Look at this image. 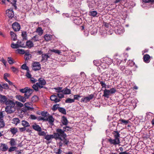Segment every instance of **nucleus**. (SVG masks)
I'll return each instance as SVG.
<instances>
[{
    "instance_id": "obj_1",
    "label": "nucleus",
    "mask_w": 154,
    "mask_h": 154,
    "mask_svg": "<svg viewBox=\"0 0 154 154\" xmlns=\"http://www.w3.org/2000/svg\"><path fill=\"white\" fill-rule=\"evenodd\" d=\"M7 106L5 108V111L8 113H11L14 112L15 110V103L11 100H8L7 102Z\"/></svg>"
},
{
    "instance_id": "obj_2",
    "label": "nucleus",
    "mask_w": 154,
    "mask_h": 154,
    "mask_svg": "<svg viewBox=\"0 0 154 154\" xmlns=\"http://www.w3.org/2000/svg\"><path fill=\"white\" fill-rule=\"evenodd\" d=\"M56 132L54 133L55 139H59L61 140H62V137L64 139L66 137V135L64 133L63 130L61 129H57Z\"/></svg>"
},
{
    "instance_id": "obj_3",
    "label": "nucleus",
    "mask_w": 154,
    "mask_h": 154,
    "mask_svg": "<svg viewBox=\"0 0 154 154\" xmlns=\"http://www.w3.org/2000/svg\"><path fill=\"white\" fill-rule=\"evenodd\" d=\"M108 140L111 145L116 146L119 144L120 143V139H117L115 138L114 139H112L110 138L108 139Z\"/></svg>"
},
{
    "instance_id": "obj_4",
    "label": "nucleus",
    "mask_w": 154,
    "mask_h": 154,
    "mask_svg": "<svg viewBox=\"0 0 154 154\" xmlns=\"http://www.w3.org/2000/svg\"><path fill=\"white\" fill-rule=\"evenodd\" d=\"M38 82L36 83V85L40 88H42L43 86L45 85L46 82L45 80L42 78H39L38 79Z\"/></svg>"
},
{
    "instance_id": "obj_5",
    "label": "nucleus",
    "mask_w": 154,
    "mask_h": 154,
    "mask_svg": "<svg viewBox=\"0 0 154 154\" xmlns=\"http://www.w3.org/2000/svg\"><path fill=\"white\" fill-rule=\"evenodd\" d=\"M41 66L39 62H35L32 63V68L34 71L40 70L41 68Z\"/></svg>"
},
{
    "instance_id": "obj_6",
    "label": "nucleus",
    "mask_w": 154,
    "mask_h": 154,
    "mask_svg": "<svg viewBox=\"0 0 154 154\" xmlns=\"http://www.w3.org/2000/svg\"><path fill=\"white\" fill-rule=\"evenodd\" d=\"M6 14L7 16L11 18L14 15L13 10L11 8L8 9L6 11Z\"/></svg>"
},
{
    "instance_id": "obj_7",
    "label": "nucleus",
    "mask_w": 154,
    "mask_h": 154,
    "mask_svg": "<svg viewBox=\"0 0 154 154\" xmlns=\"http://www.w3.org/2000/svg\"><path fill=\"white\" fill-rule=\"evenodd\" d=\"M12 28L15 31H18L20 29V24L17 22L14 23L12 25Z\"/></svg>"
},
{
    "instance_id": "obj_8",
    "label": "nucleus",
    "mask_w": 154,
    "mask_h": 154,
    "mask_svg": "<svg viewBox=\"0 0 154 154\" xmlns=\"http://www.w3.org/2000/svg\"><path fill=\"white\" fill-rule=\"evenodd\" d=\"M33 91H34L33 90L28 87V89L26 91L25 94H24V96L26 98V99H28L31 95Z\"/></svg>"
},
{
    "instance_id": "obj_9",
    "label": "nucleus",
    "mask_w": 154,
    "mask_h": 154,
    "mask_svg": "<svg viewBox=\"0 0 154 154\" xmlns=\"http://www.w3.org/2000/svg\"><path fill=\"white\" fill-rule=\"evenodd\" d=\"M8 98L6 96L0 94V103H5L6 105V103L8 101Z\"/></svg>"
},
{
    "instance_id": "obj_10",
    "label": "nucleus",
    "mask_w": 154,
    "mask_h": 154,
    "mask_svg": "<svg viewBox=\"0 0 154 154\" xmlns=\"http://www.w3.org/2000/svg\"><path fill=\"white\" fill-rule=\"evenodd\" d=\"M115 32L117 34H121L124 32V29L122 27H118L115 30Z\"/></svg>"
},
{
    "instance_id": "obj_11",
    "label": "nucleus",
    "mask_w": 154,
    "mask_h": 154,
    "mask_svg": "<svg viewBox=\"0 0 154 154\" xmlns=\"http://www.w3.org/2000/svg\"><path fill=\"white\" fill-rule=\"evenodd\" d=\"M50 99L55 103L60 102V99H58L57 96L55 95H52L50 97Z\"/></svg>"
},
{
    "instance_id": "obj_12",
    "label": "nucleus",
    "mask_w": 154,
    "mask_h": 154,
    "mask_svg": "<svg viewBox=\"0 0 154 154\" xmlns=\"http://www.w3.org/2000/svg\"><path fill=\"white\" fill-rule=\"evenodd\" d=\"M143 58V61L145 63H148L150 62V56L149 54H146L144 55Z\"/></svg>"
},
{
    "instance_id": "obj_13",
    "label": "nucleus",
    "mask_w": 154,
    "mask_h": 154,
    "mask_svg": "<svg viewBox=\"0 0 154 154\" xmlns=\"http://www.w3.org/2000/svg\"><path fill=\"white\" fill-rule=\"evenodd\" d=\"M16 99L19 101L23 102H25L26 101V98L24 96L23 97L20 95H17L16 96Z\"/></svg>"
},
{
    "instance_id": "obj_14",
    "label": "nucleus",
    "mask_w": 154,
    "mask_h": 154,
    "mask_svg": "<svg viewBox=\"0 0 154 154\" xmlns=\"http://www.w3.org/2000/svg\"><path fill=\"white\" fill-rule=\"evenodd\" d=\"M61 121L62 124L64 125H66L68 123V121L66 117L64 116H62Z\"/></svg>"
},
{
    "instance_id": "obj_15",
    "label": "nucleus",
    "mask_w": 154,
    "mask_h": 154,
    "mask_svg": "<svg viewBox=\"0 0 154 154\" xmlns=\"http://www.w3.org/2000/svg\"><path fill=\"white\" fill-rule=\"evenodd\" d=\"M46 121H48L49 123L51 125L53 124L54 121V119L52 116H49L47 118Z\"/></svg>"
},
{
    "instance_id": "obj_16",
    "label": "nucleus",
    "mask_w": 154,
    "mask_h": 154,
    "mask_svg": "<svg viewBox=\"0 0 154 154\" xmlns=\"http://www.w3.org/2000/svg\"><path fill=\"white\" fill-rule=\"evenodd\" d=\"M112 134L115 138L120 139V134L118 131H114L112 133Z\"/></svg>"
},
{
    "instance_id": "obj_17",
    "label": "nucleus",
    "mask_w": 154,
    "mask_h": 154,
    "mask_svg": "<svg viewBox=\"0 0 154 154\" xmlns=\"http://www.w3.org/2000/svg\"><path fill=\"white\" fill-rule=\"evenodd\" d=\"M52 38V36L50 34H46L44 36V38L46 41L50 40Z\"/></svg>"
},
{
    "instance_id": "obj_18",
    "label": "nucleus",
    "mask_w": 154,
    "mask_h": 154,
    "mask_svg": "<svg viewBox=\"0 0 154 154\" xmlns=\"http://www.w3.org/2000/svg\"><path fill=\"white\" fill-rule=\"evenodd\" d=\"M32 127L35 130L38 131H41L42 130V129L39 125L36 124L32 125Z\"/></svg>"
},
{
    "instance_id": "obj_19",
    "label": "nucleus",
    "mask_w": 154,
    "mask_h": 154,
    "mask_svg": "<svg viewBox=\"0 0 154 154\" xmlns=\"http://www.w3.org/2000/svg\"><path fill=\"white\" fill-rule=\"evenodd\" d=\"M35 32L40 36H41L43 33V30L41 27H38Z\"/></svg>"
},
{
    "instance_id": "obj_20",
    "label": "nucleus",
    "mask_w": 154,
    "mask_h": 154,
    "mask_svg": "<svg viewBox=\"0 0 154 154\" xmlns=\"http://www.w3.org/2000/svg\"><path fill=\"white\" fill-rule=\"evenodd\" d=\"M42 59L41 61L45 60V61H47L48 60V59L49 57V56L47 54H44L42 55Z\"/></svg>"
},
{
    "instance_id": "obj_21",
    "label": "nucleus",
    "mask_w": 154,
    "mask_h": 154,
    "mask_svg": "<svg viewBox=\"0 0 154 154\" xmlns=\"http://www.w3.org/2000/svg\"><path fill=\"white\" fill-rule=\"evenodd\" d=\"M71 91L70 89H68L67 88H65L63 90L62 93L64 94H71Z\"/></svg>"
},
{
    "instance_id": "obj_22",
    "label": "nucleus",
    "mask_w": 154,
    "mask_h": 154,
    "mask_svg": "<svg viewBox=\"0 0 154 154\" xmlns=\"http://www.w3.org/2000/svg\"><path fill=\"white\" fill-rule=\"evenodd\" d=\"M11 47L13 48H17L22 47L20 45L18 44V42H17V43L16 44H14V43H12L11 45Z\"/></svg>"
},
{
    "instance_id": "obj_23",
    "label": "nucleus",
    "mask_w": 154,
    "mask_h": 154,
    "mask_svg": "<svg viewBox=\"0 0 154 154\" xmlns=\"http://www.w3.org/2000/svg\"><path fill=\"white\" fill-rule=\"evenodd\" d=\"M55 138L54 134L52 135H46L45 138L47 140H49L52 138Z\"/></svg>"
},
{
    "instance_id": "obj_24",
    "label": "nucleus",
    "mask_w": 154,
    "mask_h": 154,
    "mask_svg": "<svg viewBox=\"0 0 154 154\" xmlns=\"http://www.w3.org/2000/svg\"><path fill=\"white\" fill-rule=\"evenodd\" d=\"M110 94V93L109 90L105 89L104 90V94L103 95V96L104 97L108 98L109 95Z\"/></svg>"
},
{
    "instance_id": "obj_25",
    "label": "nucleus",
    "mask_w": 154,
    "mask_h": 154,
    "mask_svg": "<svg viewBox=\"0 0 154 154\" xmlns=\"http://www.w3.org/2000/svg\"><path fill=\"white\" fill-rule=\"evenodd\" d=\"M21 125L24 127H27L30 126L29 123L26 121L23 120L22 121Z\"/></svg>"
},
{
    "instance_id": "obj_26",
    "label": "nucleus",
    "mask_w": 154,
    "mask_h": 154,
    "mask_svg": "<svg viewBox=\"0 0 154 154\" xmlns=\"http://www.w3.org/2000/svg\"><path fill=\"white\" fill-rule=\"evenodd\" d=\"M1 147L2 150L3 151H6L8 149L7 145L5 144H2L1 145Z\"/></svg>"
},
{
    "instance_id": "obj_27",
    "label": "nucleus",
    "mask_w": 154,
    "mask_h": 154,
    "mask_svg": "<svg viewBox=\"0 0 154 154\" xmlns=\"http://www.w3.org/2000/svg\"><path fill=\"white\" fill-rule=\"evenodd\" d=\"M26 45L29 48H31L33 46V43L30 40L27 41L26 42Z\"/></svg>"
},
{
    "instance_id": "obj_28",
    "label": "nucleus",
    "mask_w": 154,
    "mask_h": 154,
    "mask_svg": "<svg viewBox=\"0 0 154 154\" xmlns=\"http://www.w3.org/2000/svg\"><path fill=\"white\" fill-rule=\"evenodd\" d=\"M8 2H10L11 4H12L13 6L15 9H17V7L16 5V2L17 1V0H7Z\"/></svg>"
},
{
    "instance_id": "obj_29",
    "label": "nucleus",
    "mask_w": 154,
    "mask_h": 154,
    "mask_svg": "<svg viewBox=\"0 0 154 154\" xmlns=\"http://www.w3.org/2000/svg\"><path fill=\"white\" fill-rule=\"evenodd\" d=\"M12 122L16 125H17L20 123V120L17 118H14L12 119Z\"/></svg>"
},
{
    "instance_id": "obj_30",
    "label": "nucleus",
    "mask_w": 154,
    "mask_h": 154,
    "mask_svg": "<svg viewBox=\"0 0 154 154\" xmlns=\"http://www.w3.org/2000/svg\"><path fill=\"white\" fill-rule=\"evenodd\" d=\"M32 55L31 54L28 53H26L24 55V58L26 60H28L31 57Z\"/></svg>"
},
{
    "instance_id": "obj_31",
    "label": "nucleus",
    "mask_w": 154,
    "mask_h": 154,
    "mask_svg": "<svg viewBox=\"0 0 154 154\" xmlns=\"http://www.w3.org/2000/svg\"><path fill=\"white\" fill-rule=\"evenodd\" d=\"M10 34L11 37L12 39L14 41L16 40L17 39V36L12 31L10 32Z\"/></svg>"
},
{
    "instance_id": "obj_32",
    "label": "nucleus",
    "mask_w": 154,
    "mask_h": 154,
    "mask_svg": "<svg viewBox=\"0 0 154 154\" xmlns=\"http://www.w3.org/2000/svg\"><path fill=\"white\" fill-rule=\"evenodd\" d=\"M21 36L23 40H26L27 39V34L26 32L23 31L22 32Z\"/></svg>"
},
{
    "instance_id": "obj_33",
    "label": "nucleus",
    "mask_w": 154,
    "mask_h": 154,
    "mask_svg": "<svg viewBox=\"0 0 154 154\" xmlns=\"http://www.w3.org/2000/svg\"><path fill=\"white\" fill-rule=\"evenodd\" d=\"M11 146H14L16 145V143L14 139L11 138L10 141L9 142Z\"/></svg>"
},
{
    "instance_id": "obj_34",
    "label": "nucleus",
    "mask_w": 154,
    "mask_h": 154,
    "mask_svg": "<svg viewBox=\"0 0 154 154\" xmlns=\"http://www.w3.org/2000/svg\"><path fill=\"white\" fill-rule=\"evenodd\" d=\"M49 51L50 53L54 52L58 54H60L61 53V51L60 50L54 49L50 50Z\"/></svg>"
},
{
    "instance_id": "obj_35",
    "label": "nucleus",
    "mask_w": 154,
    "mask_h": 154,
    "mask_svg": "<svg viewBox=\"0 0 154 154\" xmlns=\"http://www.w3.org/2000/svg\"><path fill=\"white\" fill-rule=\"evenodd\" d=\"M59 111L63 114H66V110L65 109L62 107H60L59 108Z\"/></svg>"
},
{
    "instance_id": "obj_36",
    "label": "nucleus",
    "mask_w": 154,
    "mask_h": 154,
    "mask_svg": "<svg viewBox=\"0 0 154 154\" xmlns=\"http://www.w3.org/2000/svg\"><path fill=\"white\" fill-rule=\"evenodd\" d=\"M54 89L55 90L56 92L57 93H62L63 89L62 87H58L57 88H54Z\"/></svg>"
},
{
    "instance_id": "obj_37",
    "label": "nucleus",
    "mask_w": 154,
    "mask_h": 154,
    "mask_svg": "<svg viewBox=\"0 0 154 154\" xmlns=\"http://www.w3.org/2000/svg\"><path fill=\"white\" fill-rule=\"evenodd\" d=\"M7 60L8 63L10 64H12L14 63L13 59L11 57H8Z\"/></svg>"
},
{
    "instance_id": "obj_38",
    "label": "nucleus",
    "mask_w": 154,
    "mask_h": 154,
    "mask_svg": "<svg viewBox=\"0 0 154 154\" xmlns=\"http://www.w3.org/2000/svg\"><path fill=\"white\" fill-rule=\"evenodd\" d=\"M89 13L90 16H93V17H95L97 14V13L96 11H91L89 12Z\"/></svg>"
},
{
    "instance_id": "obj_39",
    "label": "nucleus",
    "mask_w": 154,
    "mask_h": 154,
    "mask_svg": "<svg viewBox=\"0 0 154 154\" xmlns=\"http://www.w3.org/2000/svg\"><path fill=\"white\" fill-rule=\"evenodd\" d=\"M31 100L32 102H35L38 100V98L37 96L35 95L32 97Z\"/></svg>"
},
{
    "instance_id": "obj_40",
    "label": "nucleus",
    "mask_w": 154,
    "mask_h": 154,
    "mask_svg": "<svg viewBox=\"0 0 154 154\" xmlns=\"http://www.w3.org/2000/svg\"><path fill=\"white\" fill-rule=\"evenodd\" d=\"M74 102L75 100H74V99H71L70 98H67L65 101V102L68 103H73Z\"/></svg>"
},
{
    "instance_id": "obj_41",
    "label": "nucleus",
    "mask_w": 154,
    "mask_h": 154,
    "mask_svg": "<svg viewBox=\"0 0 154 154\" xmlns=\"http://www.w3.org/2000/svg\"><path fill=\"white\" fill-rule=\"evenodd\" d=\"M10 131L13 134H14L17 132V130L15 128H11L10 129Z\"/></svg>"
},
{
    "instance_id": "obj_42",
    "label": "nucleus",
    "mask_w": 154,
    "mask_h": 154,
    "mask_svg": "<svg viewBox=\"0 0 154 154\" xmlns=\"http://www.w3.org/2000/svg\"><path fill=\"white\" fill-rule=\"evenodd\" d=\"M21 68L23 69L26 70L27 71L29 70V67L26 66V64H25L22 65Z\"/></svg>"
},
{
    "instance_id": "obj_43",
    "label": "nucleus",
    "mask_w": 154,
    "mask_h": 154,
    "mask_svg": "<svg viewBox=\"0 0 154 154\" xmlns=\"http://www.w3.org/2000/svg\"><path fill=\"white\" fill-rule=\"evenodd\" d=\"M28 89V87H26L24 88L21 89L19 91L22 93L25 94L26 91Z\"/></svg>"
},
{
    "instance_id": "obj_44",
    "label": "nucleus",
    "mask_w": 154,
    "mask_h": 154,
    "mask_svg": "<svg viewBox=\"0 0 154 154\" xmlns=\"http://www.w3.org/2000/svg\"><path fill=\"white\" fill-rule=\"evenodd\" d=\"M119 121L121 122L122 123L124 124L125 125H127V124L129 122V121L128 120H126L122 119H121L119 120Z\"/></svg>"
},
{
    "instance_id": "obj_45",
    "label": "nucleus",
    "mask_w": 154,
    "mask_h": 154,
    "mask_svg": "<svg viewBox=\"0 0 154 154\" xmlns=\"http://www.w3.org/2000/svg\"><path fill=\"white\" fill-rule=\"evenodd\" d=\"M106 62L108 64H110L112 63V60L109 58L107 57L106 59Z\"/></svg>"
},
{
    "instance_id": "obj_46",
    "label": "nucleus",
    "mask_w": 154,
    "mask_h": 154,
    "mask_svg": "<svg viewBox=\"0 0 154 154\" xmlns=\"http://www.w3.org/2000/svg\"><path fill=\"white\" fill-rule=\"evenodd\" d=\"M81 102H82L85 103H87V102H89L87 97H86L82 98L81 100Z\"/></svg>"
},
{
    "instance_id": "obj_47",
    "label": "nucleus",
    "mask_w": 154,
    "mask_h": 154,
    "mask_svg": "<svg viewBox=\"0 0 154 154\" xmlns=\"http://www.w3.org/2000/svg\"><path fill=\"white\" fill-rule=\"evenodd\" d=\"M17 52L20 54H24L26 53V52L23 49H18L17 50Z\"/></svg>"
},
{
    "instance_id": "obj_48",
    "label": "nucleus",
    "mask_w": 154,
    "mask_h": 154,
    "mask_svg": "<svg viewBox=\"0 0 154 154\" xmlns=\"http://www.w3.org/2000/svg\"><path fill=\"white\" fill-rule=\"evenodd\" d=\"M59 104H56L54 105L52 108V109L54 111L56 110L57 109H59V108L60 107H59Z\"/></svg>"
},
{
    "instance_id": "obj_49",
    "label": "nucleus",
    "mask_w": 154,
    "mask_h": 154,
    "mask_svg": "<svg viewBox=\"0 0 154 154\" xmlns=\"http://www.w3.org/2000/svg\"><path fill=\"white\" fill-rule=\"evenodd\" d=\"M5 123L3 119H0V128H2L4 127Z\"/></svg>"
},
{
    "instance_id": "obj_50",
    "label": "nucleus",
    "mask_w": 154,
    "mask_h": 154,
    "mask_svg": "<svg viewBox=\"0 0 154 154\" xmlns=\"http://www.w3.org/2000/svg\"><path fill=\"white\" fill-rule=\"evenodd\" d=\"M31 104L30 103H26L25 104V106L29 109H32V108L29 106V105H30Z\"/></svg>"
},
{
    "instance_id": "obj_51",
    "label": "nucleus",
    "mask_w": 154,
    "mask_h": 154,
    "mask_svg": "<svg viewBox=\"0 0 154 154\" xmlns=\"http://www.w3.org/2000/svg\"><path fill=\"white\" fill-rule=\"evenodd\" d=\"M123 73L126 74L127 75H129L131 73V71H130L129 69H125V71H123Z\"/></svg>"
},
{
    "instance_id": "obj_52",
    "label": "nucleus",
    "mask_w": 154,
    "mask_h": 154,
    "mask_svg": "<svg viewBox=\"0 0 154 154\" xmlns=\"http://www.w3.org/2000/svg\"><path fill=\"white\" fill-rule=\"evenodd\" d=\"M2 89H8L9 88V87L7 84L4 83L2 85Z\"/></svg>"
},
{
    "instance_id": "obj_53",
    "label": "nucleus",
    "mask_w": 154,
    "mask_h": 154,
    "mask_svg": "<svg viewBox=\"0 0 154 154\" xmlns=\"http://www.w3.org/2000/svg\"><path fill=\"white\" fill-rule=\"evenodd\" d=\"M38 134L39 136H45L46 135V133L44 131H39Z\"/></svg>"
},
{
    "instance_id": "obj_54",
    "label": "nucleus",
    "mask_w": 154,
    "mask_h": 154,
    "mask_svg": "<svg viewBox=\"0 0 154 154\" xmlns=\"http://www.w3.org/2000/svg\"><path fill=\"white\" fill-rule=\"evenodd\" d=\"M32 40L34 42H36L39 41L37 35H35L32 38Z\"/></svg>"
},
{
    "instance_id": "obj_55",
    "label": "nucleus",
    "mask_w": 154,
    "mask_h": 154,
    "mask_svg": "<svg viewBox=\"0 0 154 154\" xmlns=\"http://www.w3.org/2000/svg\"><path fill=\"white\" fill-rule=\"evenodd\" d=\"M88 98V100L89 102L91 100H92L94 97V94H91L89 95L88 97H87Z\"/></svg>"
},
{
    "instance_id": "obj_56",
    "label": "nucleus",
    "mask_w": 154,
    "mask_h": 154,
    "mask_svg": "<svg viewBox=\"0 0 154 154\" xmlns=\"http://www.w3.org/2000/svg\"><path fill=\"white\" fill-rule=\"evenodd\" d=\"M71 128L70 127L68 126H66L65 127H64L63 128V130L65 131H69V129H71Z\"/></svg>"
},
{
    "instance_id": "obj_57",
    "label": "nucleus",
    "mask_w": 154,
    "mask_h": 154,
    "mask_svg": "<svg viewBox=\"0 0 154 154\" xmlns=\"http://www.w3.org/2000/svg\"><path fill=\"white\" fill-rule=\"evenodd\" d=\"M110 94H112L115 93L116 91V90L115 88H112L110 90H109Z\"/></svg>"
},
{
    "instance_id": "obj_58",
    "label": "nucleus",
    "mask_w": 154,
    "mask_h": 154,
    "mask_svg": "<svg viewBox=\"0 0 154 154\" xmlns=\"http://www.w3.org/2000/svg\"><path fill=\"white\" fill-rule=\"evenodd\" d=\"M99 82H100V84L101 85V86L102 87V88H106V85L105 84L104 82H103L102 81H100Z\"/></svg>"
},
{
    "instance_id": "obj_59",
    "label": "nucleus",
    "mask_w": 154,
    "mask_h": 154,
    "mask_svg": "<svg viewBox=\"0 0 154 154\" xmlns=\"http://www.w3.org/2000/svg\"><path fill=\"white\" fill-rule=\"evenodd\" d=\"M57 96L59 98V99L62 98L64 97V94L62 93H60L57 94Z\"/></svg>"
},
{
    "instance_id": "obj_60",
    "label": "nucleus",
    "mask_w": 154,
    "mask_h": 154,
    "mask_svg": "<svg viewBox=\"0 0 154 154\" xmlns=\"http://www.w3.org/2000/svg\"><path fill=\"white\" fill-rule=\"evenodd\" d=\"M16 149V147L15 146H12L10 147L8 151L9 152H11L14 151Z\"/></svg>"
},
{
    "instance_id": "obj_61",
    "label": "nucleus",
    "mask_w": 154,
    "mask_h": 154,
    "mask_svg": "<svg viewBox=\"0 0 154 154\" xmlns=\"http://www.w3.org/2000/svg\"><path fill=\"white\" fill-rule=\"evenodd\" d=\"M26 76L28 78H31V75L29 72V70L27 71Z\"/></svg>"
},
{
    "instance_id": "obj_62",
    "label": "nucleus",
    "mask_w": 154,
    "mask_h": 154,
    "mask_svg": "<svg viewBox=\"0 0 154 154\" xmlns=\"http://www.w3.org/2000/svg\"><path fill=\"white\" fill-rule=\"evenodd\" d=\"M38 85H33L32 86V88L36 91H38Z\"/></svg>"
},
{
    "instance_id": "obj_63",
    "label": "nucleus",
    "mask_w": 154,
    "mask_h": 154,
    "mask_svg": "<svg viewBox=\"0 0 154 154\" xmlns=\"http://www.w3.org/2000/svg\"><path fill=\"white\" fill-rule=\"evenodd\" d=\"M99 61L97 60H94L93 61L94 64L97 66H99L100 65V63H99Z\"/></svg>"
},
{
    "instance_id": "obj_64",
    "label": "nucleus",
    "mask_w": 154,
    "mask_h": 154,
    "mask_svg": "<svg viewBox=\"0 0 154 154\" xmlns=\"http://www.w3.org/2000/svg\"><path fill=\"white\" fill-rule=\"evenodd\" d=\"M74 100H78L79 98L81 97V96L79 95H74Z\"/></svg>"
}]
</instances>
